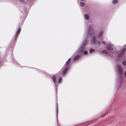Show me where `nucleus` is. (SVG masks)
I'll list each match as a JSON object with an SVG mask.
<instances>
[{"mask_svg": "<svg viewBox=\"0 0 126 126\" xmlns=\"http://www.w3.org/2000/svg\"><path fill=\"white\" fill-rule=\"evenodd\" d=\"M79 4L82 7L84 6L85 4L82 1L80 2L79 3Z\"/></svg>", "mask_w": 126, "mask_h": 126, "instance_id": "17", "label": "nucleus"}, {"mask_svg": "<svg viewBox=\"0 0 126 126\" xmlns=\"http://www.w3.org/2000/svg\"><path fill=\"white\" fill-rule=\"evenodd\" d=\"M107 113H108L107 112L106 113H104L103 114H102L101 115V117H104V116H105L106 115V114H107Z\"/></svg>", "mask_w": 126, "mask_h": 126, "instance_id": "18", "label": "nucleus"}, {"mask_svg": "<svg viewBox=\"0 0 126 126\" xmlns=\"http://www.w3.org/2000/svg\"><path fill=\"white\" fill-rule=\"evenodd\" d=\"M71 58H69L66 62L64 65V68L62 73L63 75H65L69 70L70 66L72 64L71 62Z\"/></svg>", "mask_w": 126, "mask_h": 126, "instance_id": "6", "label": "nucleus"}, {"mask_svg": "<svg viewBox=\"0 0 126 126\" xmlns=\"http://www.w3.org/2000/svg\"><path fill=\"white\" fill-rule=\"evenodd\" d=\"M13 62L15 64L18 63L17 61L15 60H14V61H13Z\"/></svg>", "mask_w": 126, "mask_h": 126, "instance_id": "20", "label": "nucleus"}, {"mask_svg": "<svg viewBox=\"0 0 126 126\" xmlns=\"http://www.w3.org/2000/svg\"><path fill=\"white\" fill-rule=\"evenodd\" d=\"M81 55L79 54L75 55L73 58V60L74 61H76L79 59L81 57Z\"/></svg>", "mask_w": 126, "mask_h": 126, "instance_id": "11", "label": "nucleus"}, {"mask_svg": "<svg viewBox=\"0 0 126 126\" xmlns=\"http://www.w3.org/2000/svg\"><path fill=\"white\" fill-rule=\"evenodd\" d=\"M21 31V28H19L18 30L16 32V35L14 36V38L15 39V40L16 41V38H17V36L19 34Z\"/></svg>", "mask_w": 126, "mask_h": 126, "instance_id": "10", "label": "nucleus"}, {"mask_svg": "<svg viewBox=\"0 0 126 126\" xmlns=\"http://www.w3.org/2000/svg\"><path fill=\"white\" fill-rule=\"evenodd\" d=\"M96 44L97 45H99L100 44L101 42L99 41H96Z\"/></svg>", "mask_w": 126, "mask_h": 126, "instance_id": "19", "label": "nucleus"}, {"mask_svg": "<svg viewBox=\"0 0 126 126\" xmlns=\"http://www.w3.org/2000/svg\"><path fill=\"white\" fill-rule=\"evenodd\" d=\"M32 0H27V2L29 3H31L32 1Z\"/></svg>", "mask_w": 126, "mask_h": 126, "instance_id": "21", "label": "nucleus"}, {"mask_svg": "<svg viewBox=\"0 0 126 126\" xmlns=\"http://www.w3.org/2000/svg\"><path fill=\"white\" fill-rule=\"evenodd\" d=\"M19 1L21 2V3H23L24 2V0H18Z\"/></svg>", "mask_w": 126, "mask_h": 126, "instance_id": "22", "label": "nucleus"}, {"mask_svg": "<svg viewBox=\"0 0 126 126\" xmlns=\"http://www.w3.org/2000/svg\"><path fill=\"white\" fill-rule=\"evenodd\" d=\"M102 43L104 45L106 43V42L104 41H103L102 42Z\"/></svg>", "mask_w": 126, "mask_h": 126, "instance_id": "23", "label": "nucleus"}, {"mask_svg": "<svg viewBox=\"0 0 126 126\" xmlns=\"http://www.w3.org/2000/svg\"><path fill=\"white\" fill-rule=\"evenodd\" d=\"M121 79L123 78L122 80L120 81L119 83L117 82V85L118 87V90H122L124 88L125 86L124 84V78H126V70L124 71V72L121 74Z\"/></svg>", "mask_w": 126, "mask_h": 126, "instance_id": "5", "label": "nucleus"}, {"mask_svg": "<svg viewBox=\"0 0 126 126\" xmlns=\"http://www.w3.org/2000/svg\"><path fill=\"white\" fill-rule=\"evenodd\" d=\"M124 61H123L122 62V64L124 66H125L126 65V60H125V58L124 59Z\"/></svg>", "mask_w": 126, "mask_h": 126, "instance_id": "15", "label": "nucleus"}, {"mask_svg": "<svg viewBox=\"0 0 126 126\" xmlns=\"http://www.w3.org/2000/svg\"><path fill=\"white\" fill-rule=\"evenodd\" d=\"M89 41V40H88L87 38H85L75 53L79 54L82 53V52L85 50L86 45L88 44Z\"/></svg>", "mask_w": 126, "mask_h": 126, "instance_id": "4", "label": "nucleus"}, {"mask_svg": "<svg viewBox=\"0 0 126 126\" xmlns=\"http://www.w3.org/2000/svg\"><path fill=\"white\" fill-rule=\"evenodd\" d=\"M58 104H57V109H56V114H57V122H58Z\"/></svg>", "mask_w": 126, "mask_h": 126, "instance_id": "13", "label": "nucleus"}, {"mask_svg": "<svg viewBox=\"0 0 126 126\" xmlns=\"http://www.w3.org/2000/svg\"><path fill=\"white\" fill-rule=\"evenodd\" d=\"M115 71L117 74V83H119L120 81L122 80L123 78L121 79V75L123 72V68L120 65L118 64L116 66Z\"/></svg>", "mask_w": 126, "mask_h": 126, "instance_id": "3", "label": "nucleus"}, {"mask_svg": "<svg viewBox=\"0 0 126 126\" xmlns=\"http://www.w3.org/2000/svg\"><path fill=\"white\" fill-rule=\"evenodd\" d=\"M89 52L90 53H91L93 52L94 51V49L93 48H91L89 50Z\"/></svg>", "mask_w": 126, "mask_h": 126, "instance_id": "16", "label": "nucleus"}, {"mask_svg": "<svg viewBox=\"0 0 126 126\" xmlns=\"http://www.w3.org/2000/svg\"><path fill=\"white\" fill-rule=\"evenodd\" d=\"M104 31L102 29H100L98 31V34L97 35V37L98 38L101 39V37L102 36Z\"/></svg>", "mask_w": 126, "mask_h": 126, "instance_id": "9", "label": "nucleus"}, {"mask_svg": "<svg viewBox=\"0 0 126 126\" xmlns=\"http://www.w3.org/2000/svg\"><path fill=\"white\" fill-rule=\"evenodd\" d=\"M117 0H112V2L113 4H116L117 3Z\"/></svg>", "mask_w": 126, "mask_h": 126, "instance_id": "14", "label": "nucleus"}, {"mask_svg": "<svg viewBox=\"0 0 126 126\" xmlns=\"http://www.w3.org/2000/svg\"><path fill=\"white\" fill-rule=\"evenodd\" d=\"M52 79L53 82L55 84L56 90L57 89V87L58 86V84H61L62 82V78L61 77L59 78L58 82L57 81V79L55 75H53L52 77Z\"/></svg>", "mask_w": 126, "mask_h": 126, "instance_id": "7", "label": "nucleus"}, {"mask_svg": "<svg viewBox=\"0 0 126 126\" xmlns=\"http://www.w3.org/2000/svg\"><path fill=\"white\" fill-rule=\"evenodd\" d=\"M126 45H124V48L122 50L119 51L115 48L113 45L110 43L108 44L106 47L107 49L110 51H108L105 49L103 50L102 52L104 54H106V55L112 57H115L116 59H123L125 58V52L126 51V48L125 46Z\"/></svg>", "mask_w": 126, "mask_h": 126, "instance_id": "1", "label": "nucleus"}, {"mask_svg": "<svg viewBox=\"0 0 126 126\" xmlns=\"http://www.w3.org/2000/svg\"><path fill=\"white\" fill-rule=\"evenodd\" d=\"M87 51L86 50H84L82 52V53L81 54H80V55H82L83 54H84L85 55H86L87 54Z\"/></svg>", "mask_w": 126, "mask_h": 126, "instance_id": "12", "label": "nucleus"}, {"mask_svg": "<svg viewBox=\"0 0 126 126\" xmlns=\"http://www.w3.org/2000/svg\"><path fill=\"white\" fill-rule=\"evenodd\" d=\"M84 17H85V18L87 22V25H89V26H88V28H89V27H90V26H91L92 27V25L91 24H90V22L88 20L89 18V16L87 14H85L84 15Z\"/></svg>", "mask_w": 126, "mask_h": 126, "instance_id": "8", "label": "nucleus"}, {"mask_svg": "<svg viewBox=\"0 0 126 126\" xmlns=\"http://www.w3.org/2000/svg\"><path fill=\"white\" fill-rule=\"evenodd\" d=\"M94 34V29L91 26H90V27H89L88 28L86 32V38H87L89 40V39H88V37L90 35L91 39L90 42L91 43L93 44H95L96 43V38Z\"/></svg>", "mask_w": 126, "mask_h": 126, "instance_id": "2", "label": "nucleus"}]
</instances>
